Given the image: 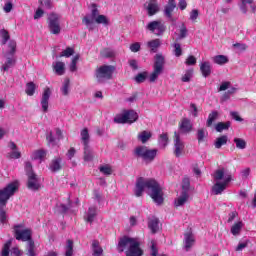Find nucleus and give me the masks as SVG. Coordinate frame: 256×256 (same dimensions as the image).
<instances>
[{
  "instance_id": "obj_62",
  "label": "nucleus",
  "mask_w": 256,
  "mask_h": 256,
  "mask_svg": "<svg viewBox=\"0 0 256 256\" xmlns=\"http://www.w3.org/2000/svg\"><path fill=\"white\" fill-rule=\"evenodd\" d=\"M187 37V27H185V24H182V27L180 29L179 39H185Z\"/></svg>"
},
{
  "instance_id": "obj_52",
  "label": "nucleus",
  "mask_w": 256,
  "mask_h": 256,
  "mask_svg": "<svg viewBox=\"0 0 256 256\" xmlns=\"http://www.w3.org/2000/svg\"><path fill=\"white\" fill-rule=\"evenodd\" d=\"M225 177V168L219 169L215 171L214 179L215 181H221Z\"/></svg>"
},
{
  "instance_id": "obj_28",
  "label": "nucleus",
  "mask_w": 256,
  "mask_h": 256,
  "mask_svg": "<svg viewBox=\"0 0 256 256\" xmlns=\"http://www.w3.org/2000/svg\"><path fill=\"white\" fill-rule=\"evenodd\" d=\"M184 240H185V248L187 251L193 247V243H195V238L193 237L192 233H186L184 235Z\"/></svg>"
},
{
  "instance_id": "obj_58",
  "label": "nucleus",
  "mask_w": 256,
  "mask_h": 256,
  "mask_svg": "<svg viewBox=\"0 0 256 256\" xmlns=\"http://www.w3.org/2000/svg\"><path fill=\"white\" fill-rule=\"evenodd\" d=\"M189 187H191V181L189 180V178L185 177L182 180V189L187 193V191H189Z\"/></svg>"
},
{
  "instance_id": "obj_20",
  "label": "nucleus",
  "mask_w": 256,
  "mask_h": 256,
  "mask_svg": "<svg viewBox=\"0 0 256 256\" xmlns=\"http://www.w3.org/2000/svg\"><path fill=\"white\" fill-rule=\"evenodd\" d=\"M196 137L198 143H205V139L209 137V132L207 131V128H199L196 132Z\"/></svg>"
},
{
  "instance_id": "obj_19",
  "label": "nucleus",
  "mask_w": 256,
  "mask_h": 256,
  "mask_svg": "<svg viewBox=\"0 0 256 256\" xmlns=\"http://www.w3.org/2000/svg\"><path fill=\"white\" fill-rule=\"evenodd\" d=\"M152 137L153 133H151V131L144 130L138 134L137 139L138 141H141L143 145H145V143H147V141H149V139Z\"/></svg>"
},
{
  "instance_id": "obj_14",
  "label": "nucleus",
  "mask_w": 256,
  "mask_h": 256,
  "mask_svg": "<svg viewBox=\"0 0 256 256\" xmlns=\"http://www.w3.org/2000/svg\"><path fill=\"white\" fill-rule=\"evenodd\" d=\"M146 5V11H148L149 17H153V15H157V13H159V3L157 0H148Z\"/></svg>"
},
{
  "instance_id": "obj_16",
  "label": "nucleus",
  "mask_w": 256,
  "mask_h": 256,
  "mask_svg": "<svg viewBox=\"0 0 256 256\" xmlns=\"http://www.w3.org/2000/svg\"><path fill=\"white\" fill-rule=\"evenodd\" d=\"M63 159L61 157L53 158L50 162L49 169L52 173H57L63 169Z\"/></svg>"
},
{
  "instance_id": "obj_1",
  "label": "nucleus",
  "mask_w": 256,
  "mask_h": 256,
  "mask_svg": "<svg viewBox=\"0 0 256 256\" xmlns=\"http://www.w3.org/2000/svg\"><path fill=\"white\" fill-rule=\"evenodd\" d=\"M145 187L147 189H151V198L153 199L154 203H157V205H163V201H165L163 198V189L159 185V182L155 179L145 180L143 177L137 178L134 188L135 196L141 197L145 191Z\"/></svg>"
},
{
  "instance_id": "obj_55",
  "label": "nucleus",
  "mask_w": 256,
  "mask_h": 256,
  "mask_svg": "<svg viewBox=\"0 0 256 256\" xmlns=\"http://www.w3.org/2000/svg\"><path fill=\"white\" fill-rule=\"evenodd\" d=\"M77 61H79V55L74 56L70 64V71L72 73H74V71H77Z\"/></svg>"
},
{
  "instance_id": "obj_5",
  "label": "nucleus",
  "mask_w": 256,
  "mask_h": 256,
  "mask_svg": "<svg viewBox=\"0 0 256 256\" xmlns=\"http://www.w3.org/2000/svg\"><path fill=\"white\" fill-rule=\"evenodd\" d=\"M14 237L17 241L30 243L33 241V231L30 228H25L22 224L15 225Z\"/></svg>"
},
{
  "instance_id": "obj_11",
  "label": "nucleus",
  "mask_w": 256,
  "mask_h": 256,
  "mask_svg": "<svg viewBox=\"0 0 256 256\" xmlns=\"http://www.w3.org/2000/svg\"><path fill=\"white\" fill-rule=\"evenodd\" d=\"M183 151H185V143L181 141V136L177 134V132L174 133V155L175 157H181L183 155Z\"/></svg>"
},
{
  "instance_id": "obj_7",
  "label": "nucleus",
  "mask_w": 256,
  "mask_h": 256,
  "mask_svg": "<svg viewBox=\"0 0 256 256\" xmlns=\"http://www.w3.org/2000/svg\"><path fill=\"white\" fill-rule=\"evenodd\" d=\"M165 65V57L161 54H156L154 62V70L149 76L150 83H155L159 78L160 74L163 73V67Z\"/></svg>"
},
{
  "instance_id": "obj_8",
  "label": "nucleus",
  "mask_w": 256,
  "mask_h": 256,
  "mask_svg": "<svg viewBox=\"0 0 256 256\" xmlns=\"http://www.w3.org/2000/svg\"><path fill=\"white\" fill-rule=\"evenodd\" d=\"M47 25L52 35H59V33H61V22L59 14L51 12L47 18Z\"/></svg>"
},
{
  "instance_id": "obj_6",
  "label": "nucleus",
  "mask_w": 256,
  "mask_h": 256,
  "mask_svg": "<svg viewBox=\"0 0 256 256\" xmlns=\"http://www.w3.org/2000/svg\"><path fill=\"white\" fill-rule=\"evenodd\" d=\"M19 189V184L17 182H12L8 184L4 189H0V205H7V201L15 195V192Z\"/></svg>"
},
{
  "instance_id": "obj_48",
  "label": "nucleus",
  "mask_w": 256,
  "mask_h": 256,
  "mask_svg": "<svg viewBox=\"0 0 256 256\" xmlns=\"http://www.w3.org/2000/svg\"><path fill=\"white\" fill-rule=\"evenodd\" d=\"M234 143L236 144L237 149H245L247 147V142L241 138H235Z\"/></svg>"
},
{
  "instance_id": "obj_22",
  "label": "nucleus",
  "mask_w": 256,
  "mask_h": 256,
  "mask_svg": "<svg viewBox=\"0 0 256 256\" xmlns=\"http://www.w3.org/2000/svg\"><path fill=\"white\" fill-rule=\"evenodd\" d=\"M148 228L150 229L151 233L155 234L159 231V218H152L148 221Z\"/></svg>"
},
{
  "instance_id": "obj_61",
  "label": "nucleus",
  "mask_w": 256,
  "mask_h": 256,
  "mask_svg": "<svg viewBox=\"0 0 256 256\" xmlns=\"http://www.w3.org/2000/svg\"><path fill=\"white\" fill-rule=\"evenodd\" d=\"M100 172L103 173L104 175H111V173H113V170L109 166H101Z\"/></svg>"
},
{
  "instance_id": "obj_34",
  "label": "nucleus",
  "mask_w": 256,
  "mask_h": 256,
  "mask_svg": "<svg viewBox=\"0 0 256 256\" xmlns=\"http://www.w3.org/2000/svg\"><path fill=\"white\" fill-rule=\"evenodd\" d=\"M54 71L56 75H65V63L63 62H56L54 65Z\"/></svg>"
},
{
  "instance_id": "obj_49",
  "label": "nucleus",
  "mask_w": 256,
  "mask_h": 256,
  "mask_svg": "<svg viewBox=\"0 0 256 256\" xmlns=\"http://www.w3.org/2000/svg\"><path fill=\"white\" fill-rule=\"evenodd\" d=\"M191 77H193V70H187L181 78L182 83H189Z\"/></svg>"
},
{
  "instance_id": "obj_45",
  "label": "nucleus",
  "mask_w": 256,
  "mask_h": 256,
  "mask_svg": "<svg viewBox=\"0 0 256 256\" xmlns=\"http://www.w3.org/2000/svg\"><path fill=\"white\" fill-rule=\"evenodd\" d=\"M0 35L2 37V45H7V41L11 39V36L9 35V31L6 29H2L0 31Z\"/></svg>"
},
{
  "instance_id": "obj_63",
  "label": "nucleus",
  "mask_w": 256,
  "mask_h": 256,
  "mask_svg": "<svg viewBox=\"0 0 256 256\" xmlns=\"http://www.w3.org/2000/svg\"><path fill=\"white\" fill-rule=\"evenodd\" d=\"M185 63H186L187 65H197V58H195V56L191 55V56H189V57L186 59Z\"/></svg>"
},
{
  "instance_id": "obj_64",
  "label": "nucleus",
  "mask_w": 256,
  "mask_h": 256,
  "mask_svg": "<svg viewBox=\"0 0 256 256\" xmlns=\"http://www.w3.org/2000/svg\"><path fill=\"white\" fill-rule=\"evenodd\" d=\"M229 87H231V82H229V81L222 82L218 91H227V89H229Z\"/></svg>"
},
{
  "instance_id": "obj_9",
  "label": "nucleus",
  "mask_w": 256,
  "mask_h": 256,
  "mask_svg": "<svg viewBox=\"0 0 256 256\" xmlns=\"http://www.w3.org/2000/svg\"><path fill=\"white\" fill-rule=\"evenodd\" d=\"M139 119V114L134 110H127L123 114L117 115L114 118L115 123L125 124V123H135Z\"/></svg>"
},
{
  "instance_id": "obj_53",
  "label": "nucleus",
  "mask_w": 256,
  "mask_h": 256,
  "mask_svg": "<svg viewBox=\"0 0 256 256\" xmlns=\"http://www.w3.org/2000/svg\"><path fill=\"white\" fill-rule=\"evenodd\" d=\"M11 249V240H8L2 248V256H9V251Z\"/></svg>"
},
{
  "instance_id": "obj_26",
  "label": "nucleus",
  "mask_w": 256,
  "mask_h": 256,
  "mask_svg": "<svg viewBox=\"0 0 256 256\" xmlns=\"http://www.w3.org/2000/svg\"><path fill=\"white\" fill-rule=\"evenodd\" d=\"M241 3L240 9L242 13H247V5H250L252 13H255L256 7L253 5V0H241Z\"/></svg>"
},
{
  "instance_id": "obj_18",
  "label": "nucleus",
  "mask_w": 256,
  "mask_h": 256,
  "mask_svg": "<svg viewBox=\"0 0 256 256\" xmlns=\"http://www.w3.org/2000/svg\"><path fill=\"white\" fill-rule=\"evenodd\" d=\"M225 189H227V184H225L224 182H216L212 186V192L214 193V195H221V193H223Z\"/></svg>"
},
{
  "instance_id": "obj_38",
  "label": "nucleus",
  "mask_w": 256,
  "mask_h": 256,
  "mask_svg": "<svg viewBox=\"0 0 256 256\" xmlns=\"http://www.w3.org/2000/svg\"><path fill=\"white\" fill-rule=\"evenodd\" d=\"M71 85V81L69 80V78H66L63 82V85L60 89L62 95H64L65 97H67V95H69V86Z\"/></svg>"
},
{
  "instance_id": "obj_32",
  "label": "nucleus",
  "mask_w": 256,
  "mask_h": 256,
  "mask_svg": "<svg viewBox=\"0 0 256 256\" xmlns=\"http://www.w3.org/2000/svg\"><path fill=\"white\" fill-rule=\"evenodd\" d=\"M17 60L15 58H7L6 62L2 65V71H9L11 67H15Z\"/></svg>"
},
{
  "instance_id": "obj_40",
  "label": "nucleus",
  "mask_w": 256,
  "mask_h": 256,
  "mask_svg": "<svg viewBox=\"0 0 256 256\" xmlns=\"http://www.w3.org/2000/svg\"><path fill=\"white\" fill-rule=\"evenodd\" d=\"M227 141H228L227 135L218 137L215 142V148L221 149L222 145H227Z\"/></svg>"
},
{
  "instance_id": "obj_25",
  "label": "nucleus",
  "mask_w": 256,
  "mask_h": 256,
  "mask_svg": "<svg viewBox=\"0 0 256 256\" xmlns=\"http://www.w3.org/2000/svg\"><path fill=\"white\" fill-rule=\"evenodd\" d=\"M80 137H81V141H82L84 146L89 145V141L91 139V136L89 135V129L88 128H84V129L81 130Z\"/></svg>"
},
{
  "instance_id": "obj_24",
  "label": "nucleus",
  "mask_w": 256,
  "mask_h": 256,
  "mask_svg": "<svg viewBox=\"0 0 256 256\" xmlns=\"http://www.w3.org/2000/svg\"><path fill=\"white\" fill-rule=\"evenodd\" d=\"M92 251H93V256L103 255V248L99 244V240L92 241Z\"/></svg>"
},
{
  "instance_id": "obj_54",
  "label": "nucleus",
  "mask_w": 256,
  "mask_h": 256,
  "mask_svg": "<svg viewBox=\"0 0 256 256\" xmlns=\"http://www.w3.org/2000/svg\"><path fill=\"white\" fill-rule=\"evenodd\" d=\"M25 172L27 177L35 174V172L33 171V164H31V162L25 163Z\"/></svg>"
},
{
  "instance_id": "obj_47",
  "label": "nucleus",
  "mask_w": 256,
  "mask_h": 256,
  "mask_svg": "<svg viewBox=\"0 0 256 256\" xmlns=\"http://www.w3.org/2000/svg\"><path fill=\"white\" fill-rule=\"evenodd\" d=\"M7 159H21V152L17 150H12L6 154Z\"/></svg>"
},
{
  "instance_id": "obj_33",
  "label": "nucleus",
  "mask_w": 256,
  "mask_h": 256,
  "mask_svg": "<svg viewBox=\"0 0 256 256\" xmlns=\"http://www.w3.org/2000/svg\"><path fill=\"white\" fill-rule=\"evenodd\" d=\"M94 157L93 150L89 147V145L84 146V161H92Z\"/></svg>"
},
{
  "instance_id": "obj_30",
  "label": "nucleus",
  "mask_w": 256,
  "mask_h": 256,
  "mask_svg": "<svg viewBox=\"0 0 256 256\" xmlns=\"http://www.w3.org/2000/svg\"><path fill=\"white\" fill-rule=\"evenodd\" d=\"M213 62L216 65H225L229 63V58L225 55H216L213 57Z\"/></svg>"
},
{
  "instance_id": "obj_37",
  "label": "nucleus",
  "mask_w": 256,
  "mask_h": 256,
  "mask_svg": "<svg viewBox=\"0 0 256 256\" xmlns=\"http://www.w3.org/2000/svg\"><path fill=\"white\" fill-rule=\"evenodd\" d=\"M47 155V152H45V150H36L32 153V159L34 161H37V159H40V161H42V159H45Z\"/></svg>"
},
{
  "instance_id": "obj_2",
  "label": "nucleus",
  "mask_w": 256,
  "mask_h": 256,
  "mask_svg": "<svg viewBox=\"0 0 256 256\" xmlns=\"http://www.w3.org/2000/svg\"><path fill=\"white\" fill-rule=\"evenodd\" d=\"M117 251L118 253L125 252L126 256H143V249H141L139 238H133L127 235L119 238Z\"/></svg>"
},
{
  "instance_id": "obj_31",
  "label": "nucleus",
  "mask_w": 256,
  "mask_h": 256,
  "mask_svg": "<svg viewBox=\"0 0 256 256\" xmlns=\"http://www.w3.org/2000/svg\"><path fill=\"white\" fill-rule=\"evenodd\" d=\"M26 255L27 256H36L37 254L35 253V241L30 240V242H27L26 244Z\"/></svg>"
},
{
  "instance_id": "obj_42",
  "label": "nucleus",
  "mask_w": 256,
  "mask_h": 256,
  "mask_svg": "<svg viewBox=\"0 0 256 256\" xmlns=\"http://www.w3.org/2000/svg\"><path fill=\"white\" fill-rule=\"evenodd\" d=\"M38 3L41 8L51 10L53 9V1L52 0H38Z\"/></svg>"
},
{
  "instance_id": "obj_27",
  "label": "nucleus",
  "mask_w": 256,
  "mask_h": 256,
  "mask_svg": "<svg viewBox=\"0 0 256 256\" xmlns=\"http://www.w3.org/2000/svg\"><path fill=\"white\" fill-rule=\"evenodd\" d=\"M229 127H231V122H218L215 126V130L217 133H223V131L229 130Z\"/></svg>"
},
{
  "instance_id": "obj_39",
  "label": "nucleus",
  "mask_w": 256,
  "mask_h": 256,
  "mask_svg": "<svg viewBox=\"0 0 256 256\" xmlns=\"http://www.w3.org/2000/svg\"><path fill=\"white\" fill-rule=\"evenodd\" d=\"M241 229H243V222L239 221L237 223H235L232 227H231V233L232 235H239L241 233Z\"/></svg>"
},
{
  "instance_id": "obj_21",
  "label": "nucleus",
  "mask_w": 256,
  "mask_h": 256,
  "mask_svg": "<svg viewBox=\"0 0 256 256\" xmlns=\"http://www.w3.org/2000/svg\"><path fill=\"white\" fill-rule=\"evenodd\" d=\"M188 199L189 193H187V191H182L181 196L175 200V207H183V205L187 203Z\"/></svg>"
},
{
  "instance_id": "obj_43",
  "label": "nucleus",
  "mask_w": 256,
  "mask_h": 256,
  "mask_svg": "<svg viewBox=\"0 0 256 256\" xmlns=\"http://www.w3.org/2000/svg\"><path fill=\"white\" fill-rule=\"evenodd\" d=\"M161 46V41L159 39H154L148 42V47H150L151 51H157Z\"/></svg>"
},
{
  "instance_id": "obj_13",
  "label": "nucleus",
  "mask_w": 256,
  "mask_h": 256,
  "mask_svg": "<svg viewBox=\"0 0 256 256\" xmlns=\"http://www.w3.org/2000/svg\"><path fill=\"white\" fill-rule=\"evenodd\" d=\"M175 9H177V2H175V0H168L167 5L164 7V14L171 21H175V19H173V11H175Z\"/></svg>"
},
{
  "instance_id": "obj_17",
  "label": "nucleus",
  "mask_w": 256,
  "mask_h": 256,
  "mask_svg": "<svg viewBox=\"0 0 256 256\" xmlns=\"http://www.w3.org/2000/svg\"><path fill=\"white\" fill-rule=\"evenodd\" d=\"M179 129L182 133H191L193 129V125L191 124V120L188 118H183L179 123Z\"/></svg>"
},
{
  "instance_id": "obj_60",
  "label": "nucleus",
  "mask_w": 256,
  "mask_h": 256,
  "mask_svg": "<svg viewBox=\"0 0 256 256\" xmlns=\"http://www.w3.org/2000/svg\"><path fill=\"white\" fill-rule=\"evenodd\" d=\"M130 51H132V53H138V51H141V44H139V42L131 44Z\"/></svg>"
},
{
  "instance_id": "obj_56",
  "label": "nucleus",
  "mask_w": 256,
  "mask_h": 256,
  "mask_svg": "<svg viewBox=\"0 0 256 256\" xmlns=\"http://www.w3.org/2000/svg\"><path fill=\"white\" fill-rule=\"evenodd\" d=\"M174 55L176 57H181L183 55V50L181 49V44L174 43Z\"/></svg>"
},
{
  "instance_id": "obj_44",
  "label": "nucleus",
  "mask_w": 256,
  "mask_h": 256,
  "mask_svg": "<svg viewBox=\"0 0 256 256\" xmlns=\"http://www.w3.org/2000/svg\"><path fill=\"white\" fill-rule=\"evenodd\" d=\"M95 21L98 25H109V19H107V16L103 14L98 15Z\"/></svg>"
},
{
  "instance_id": "obj_35",
  "label": "nucleus",
  "mask_w": 256,
  "mask_h": 256,
  "mask_svg": "<svg viewBox=\"0 0 256 256\" xmlns=\"http://www.w3.org/2000/svg\"><path fill=\"white\" fill-rule=\"evenodd\" d=\"M100 54L105 59H113V57H115L116 55V53L111 48H104L103 50H101Z\"/></svg>"
},
{
  "instance_id": "obj_3",
  "label": "nucleus",
  "mask_w": 256,
  "mask_h": 256,
  "mask_svg": "<svg viewBox=\"0 0 256 256\" xmlns=\"http://www.w3.org/2000/svg\"><path fill=\"white\" fill-rule=\"evenodd\" d=\"M133 154L137 159H143L146 163H151L157 157V149H149L147 146H137Z\"/></svg>"
},
{
  "instance_id": "obj_50",
  "label": "nucleus",
  "mask_w": 256,
  "mask_h": 256,
  "mask_svg": "<svg viewBox=\"0 0 256 256\" xmlns=\"http://www.w3.org/2000/svg\"><path fill=\"white\" fill-rule=\"evenodd\" d=\"M146 79H147V72H141L135 76L136 83H145Z\"/></svg>"
},
{
  "instance_id": "obj_57",
  "label": "nucleus",
  "mask_w": 256,
  "mask_h": 256,
  "mask_svg": "<svg viewBox=\"0 0 256 256\" xmlns=\"http://www.w3.org/2000/svg\"><path fill=\"white\" fill-rule=\"evenodd\" d=\"M8 47L10 51L8 52L9 55H15V52L17 51V42L10 41L8 44Z\"/></svg>"
},
{
  "instance_id": "obj_4",
  "label": "nucleus",
  "mask_w": 256,
  "mask_h": 256,
  "mask_svg": "<svg viewBox=\"0 0 256 256\" xmlns=\"http://www.w3.org/2000/svg\"><path fill=\"white\" fill-rule=\"evenodd\" d=\"M116 69L117 68L114 65L100 66L95 72L97 81L99 83H103V81H109L113 79V73H115Z\"/></svg>"
},
{
  "instance_id": "obj_23",
  "label": "nucleus",
  "mask_w": 256,
  "mask_h": 256,
  "mask_svg": "<svg viewBox=\"0 0 256 256\" xmlns=\"http://www.w3.org/2000/svg\"><path fill=\"white\" fill-rule=\"evenodd\" d=\"M200 71L204 77H209L211 75V63L209 61L201 63Z\"/></svg>"
},
{
  "instance_id": "obj_29",
  "label": "nucleus",
  "mask_w": 256,
  "mask_h": 256,
  "mask_svg": "<svg viewBox=\"0 0 256 256\" xmlns=\"http://www.w3.org/2000/svg\"><path fill=\"white\" fill-rule=\"evenodd\" d=\"M95 217H97V207L92 206L88 209L86 218L87 223H93V221H95Z\"/></svg>"
},
{
  "instance_id": "obj_12",
  "label": "nucleus",
  "mask_w": 256,
  "mask_h": 256,
  "mask_svg": "<svg viewBox=\"0 0 256 256\" xmlns=\"http://www.w3.org/2000/svg\"><path fill=\"white\" fill-rule=\"evenodd\" d=\"M27 180V189L30 191H39L41 189V182L39 181V177H37V174H30Z\"/></svg>"
},
{
  "instance_id": "obj_36",
  "label": "nucleus",
  "mask_w": 256,
  "mask_h": 256,
  "mask_svg": "<svg viewBox=\"0 0 256 256\" xmlns=\"http://www.w3.org/2000/svg\"><path fill=\"white\" fill-rule=\"evenodd\" d=\"M37 89V86H35V83L33 82H28L26 84V90L25 93L29 96V97H33V95H35V90Z\"/></svg>"
},
{
  "instance_id": "obj_59",
  "label": "nucleus",
  "mask_w": 256,
  "mask_h": 256,
  "mask_svg": "<svg viewBox=\"0 0 256 256\" xmlns=\"http://www.w3.org/2000/svg\"><path fill=\"white\" fill-rule=\"evenodd\" d=\"M43 15H45V11H43V8L38 7L37 10L34 13V19H41V17H43Z\"/></svg>"
},
{
  "instance_id": "obj_46",
  "label": "nucleus",
  "mask_w": 256,
  "mask_h": 256,
  "mask_svg": "<svg viewBox=\"0 0 256 256\" xmlns=\"http://www.w3.org/2000/svg\"><path fill=\"white\" fill-rule=\"evenodd\" d=\"M65 256H73V240H67Z\"/></svg>"
},
{
  "instance_id": "obj_41",
  "label": "nucleus",
  "mask_w": 256,
  "mask_h": 256,
  "mask_svg": "<svg viewBox=\"0 0 256 256\" xmlns=\"http://www.w3.org/2000/svg\"><path fill=\"white\" fill-rule=\"evenodd\" d=\"M219 117V112L213 111L208 115V120L206 122V127H212L213 122Z\"/></svg>"
},
{
  "instance_id": "obj_51",
  "label": "nucleus",
  "mask_w": 256,
  "mask_h": 256,
  "mask_svg": "<svg viewBox=\"0 0 256 256\" xmlns=\"http://www.w3.org/2000/svg\"><path fill=\"white\" fill-rule=\"evenodd\" d=\"M75 53V49L71 48V47H67L64 51L61 52L60 57H71L72 55H74Z\"/></svg>"
},
{
  "instance_id": "obj_10",
  "label": "nucleus",
  "mask_w": 256,
  "mask_h": 256,
  "mask_svg": "<svg viewBox=\"0 0 256 256\" xmlns=\"http://www.w3.org/2000/svg\"><path fill=\"white\" fill-rule=\"evenodd\" d=\"M146 28L148 29V31L154 33V35L157 36L163 35L167 29L165 23H163L161 20H154L152 22H149Z\"/></svg>"
},
{
  "instance_id": "obj_15",
  "label": "nucleus",
  "mask_w": 256,
  "mask_h": 256,
  "mask_svg": "<svg viewBox=\"0 0 256 256\" xmlns=\"http://www.w3.org/2000/svg\"><path fill=\"white\" fill-rule=\"evenodd\" d=\"M51 97V89L49 87H46L42 94L41 99V105L44 113H47L49 111V99Z\"/></svg>"
}]
</instances>
